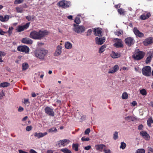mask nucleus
<instances>
[{"label": "nucleus", "instance_id": "obj_13", "mask_svg": "<svg viewBox=\"0 0 153 153\" xmlns=\"http://www.w3.org/2000/svg\"><path fill=\"white\" fill-rule=\"evenodd\" d=\"M153 43V38L152 37H149L145 39L143 42V45L146 46H147L148 45Z\"/></svg>", "mask_w": 153, "mask_h": 153}, {"label": "nucleus", "instance_id": "obj_10", "mask_svg": "<svg viewBox=\"0 0 153 153\" xmlns=\"http://www.w3.org/2000/svg\"><path fill=\"white\" fill-rule=\"evenodd\" d=\"M125 41L126 45L129 46L133 45L135 42L134 39L133 38L130 37L126 38Z\"/></svg>", "mask_w": 153, "mask_h": 153}, {"label": "nucleus", "instance_id": "obj_47", "mask_svg": "<svg viewBox=\"0 0 153 153\" xmlns=\"http://www.w3.org/2000/svg\"><path fill=\"white\" fill-rule=\"evenodd\" d=\"M23 1V0H15V4H19L22 3Z\"/></svg>", "mask_w": 153, "mask_h": 153}, {"label": "nucleus", "instance_id": "obj_50", "mask_svg": "<svg viewBox=\"0 0 153 153\" xmlns=\"http://www.w3.org/2000/svg\"><path fill=\"white\" fill-rule=\"evenodd\" d=\"M90 140V139L88 138H85L84 137H83L82 138L81 140L82 141H88Z\"/></svg>", "mask_w": 153, "mask_h": 153}, {"label": "nucleus", "instance_id": "obj_43", "mask_svg": "<svg viewBox=\"0 0 153 153\" xmlns=\"http://www.w3.org/2000/svg\"><path fill=\"white\" fill-rule=\"evenodd\" d=\"M118 12L120 14H124L125 13L124 10L122 8L118 9Z\"/></svg>", "mask_w": 153, "mask_h": 153}, {"label": "nucleus", "instance_id": "obj_61", "mask_svg": "<svg viewBox=\"0 0 153 153\" xmlns=\"http://www.w3.org/2000/svg\"><path fill=\"white\" fill-rule=\"evenodd\" d=\"M19 153H28L27 152L21 150H19Z\"/></svg>", "mask_w": 153, "mask_h": 153}, {"label": "nucleus", "instance_id": "obj_3", "mask_svg": "<svg viewBox=\"0 0 153 153\" xmlns=\"http://www.w3.org/2000/svg\"><path fill=\"white\" fill-rule=\"evenodd\" d=\"M74 27L73 30L78 33H83L85 30V27L82 25H76V24L74 25Z\"/></svg>", "mask_w": 153, "mask_h": 153}, {"label": "nucleus", "instance_id": "obj_28", "mask_svg": "<svg viewBox=\"0 0 153 153\" xmlns=\"http://www.w3.org/2000/svg\"><path fill=\"white\" fill-rule=\"evenodd\" d=\"M26 18L28 21H33L35 16H28L26 17Z\"/></svg>", "mask_w": 153, "mask_h": 153}, {"label": "nucleus", "instance_id": "obj_22", "mask_svg": "<svg viewBox=\"0 0 153 153\" xmlns=\"http://www.w3.org/2000/svg\"><path fill=\"white\" fill-rule=\"evenodd\" d=\"M94 34L95 35L100 36H102V31L100 29L97 28L94 30Z\"/></svg>", "mask_w": 153, "mask_h": 153}, {"label": "nucleus", "instance_id": "obj_37", "mask_svg": "<svg viewBox=\"0 0 153 153\" xmlns=\"http://www.w3.org/2000/svg\"><path fill=\"white\" fill-rule=\"evenodd\" d=\"M48 131L49 133H52L53 132H56L57 131V129L55 128H53L49 129Z\"/></svg>", "mask_w": 153, "mask_h": 153}, {"label": "nucleus", "instance_id": "obj_23", "mask_svg": "<svg viewBox=\"0 0 153 153\" xmlns=\"http://www.w3.org/2000/svg\"><path fill=\"white\" fill-rule=\"evenodd\" d=\"M119 69V67L117 65H115L113 67V69L108 71L109 73L113 74L116 72Z\"/></svg>", "mask_w": 153, "mask_h": 153}, {"label": "nucleus", "instance_id": "obj_4", "mask_svg": "<svg viewBox=\"0 0 153 153\" xmlns=\"http://www.w3.org/2000/svg\"><path fill=\"white\" fill-rule=\"evenodd\" d=\"M144 55L145 54L143 52L139 51L136 52L133 55V57L134 59L137 60H139L142 59Z\"/></svg>", "mask_w": 153, "mask_h": 153}, {"label": "nucleus", "instance_id": "obj_32", "mask_svg": "<svg viewBox=\"0 0 153 153\" xmlns=\"http://www.w3.org/2000/svg\"><path fill=\"white\" fill-rule=\"evenodd\" d=\"M105 50V45H104L102 46L99 49V53H101L103 52Z\"/></svg>", "mask_w": 153, "mask_h": 153}, {"label": "nucleus", "instance_id": "obj_45", "mask_svg": "<svg viewBox=\"0 0 153 153\" xmlns=\"http://www.w3.org/2000/svg\"><path fill=\"white\" fill-rule=\"evenodd\" d=\"M74 22L77 24H79L80 22V18L79 17H76L75 18Z\"/></svg>", "mask_w": 153, "mask_h": 153}, {"label": "nucleus", "instance_id": "obj_19", "mask_svg": "<svg viewBox=\"0 0 153 153\" xmlns=\"http://www.w3.org/2000/svg\"><path fill=\"white\" fill-rule=\"evenodd\" d=\"M116 43L114 44V46L117 48L122 47L123 45L122 43V41L121 39H116L115 41Z\"/></svg>", "mask_w": 153, "mask_h": 153}, {"label": "nucleus", "instance_id": "obj_56", "mask_svg": "<svg viewBox=\"0 0 153 153\" xmlns=\"http://www.w3.org/2000/svg\"><path fill=\"white\" fill-rule=\"evenodd\" d=\"M24 110V108L23 107L19 106L18 109V111L19 112H21L22 111Z\"/></svg>", "mask_w": 153, "mask_h": 153}, {"label": "nucleus", "instance_id": "obj_16", "mask_svg": "<svg viewBox=\"0 0 153 153\" xmlns=\"http://www.w3.org/2000/svg\"><path fill=\"white\" fill-rule=\"evenodd\" d=\"M133 32L135 35L140 37H142L144 36L143 34L140 32L136 27H134L133 29Z\"/></svg>", "mask_w": 153, "mask_h": 153}, {"label": "nucleus", "instance_id": "obj_35", "mask_svg": "<svg viewBox=\"0 0 153 153\" xmlns=\"http://www.w3.org/2000/svg\"><path fill=\"white\" fill-rule=\"evenodd\" d=\"M145 151L143 149H137L135 153H145Z\"/></svg>", "mask_w": 153, "mask_h": 153}, {"label": "nucleus", "instance_id": "obj_63", "mask_svg": "<svg viewBox=\"0 0 153 153\" xmlns=\"http://www.w3.org/2000/svg\"><path fill=\"white\" fill-rule=\"evenodd\" d=\"M148 149L149 151H150L151 152H153V149L151 148V147H148Z\"/></svg>", "mask_w": 153, "mask_h": 153}, {"label": "nucleus", "instance_id": "obj_49", "mask_svg": "<svg viewBox=\"0 0 153 153\" xmlns=\"http://www.w3.org/2000/svg\"><path fill=\"white\" fill-rule=\"evenodd\" d=\"M134 69L136 71L138 72L140 71L141 69L137 66L135 67Z\"/></svg>", "mask_w": 153, "mask_h": 153}, {"label": "nucleus", "instance_id": "obj_7", "mask_svg": "<svg viewBox=\"0 0 153 153\" xmlns=\"http://www.w3.org/2000/svg\"><path fill=\"white\" fill-rule=\"evenodd\" d=\"M17 50L19 51L27 53L29 51V48L26 45L19 46L18 47Z\"/></svg>", "mask_w": 153, "mask_h": 153}, {"label": "nucleus", "instance_id": "obj_27", "mask_svg": "<svg viewBox=\"0 0 153 153\" xmlns=\"http://www.w3.org/2000/svg\"><path fill=\"white\" fill-rule=\"evenodd\" d=\"M6 53L4 52L0 51V62H4V60L2 59V57L4 56Z\"/></svg>", "mask_w": 153, "mask_h": 153}, {"label": "nucleus", "instance_id": "obj_51", "mask_svg": "<svg viewBox=\"0 0 153 153\" xmlns=\"http://www.w3.org/2000/svg\"><path fill=\"white\" fill-rule=\"evenodd\" d=\"M26 130L27 131H30L32 129V127L31 126H27L26 127Z\"/></svg>", "mask_w": 153, "mask_h": 153}, {"label": "nucleus", "instance_id": "obj_40", "mask_svg": "<svg viewBox=\"0 0 153 153\" xmlns=\"http://www.w3.org/2000/svg\"><path fill=\"white\" fill-rule=\"evenodd\" d=\"M118 138V133L117 131H115L114 132L113 134V139L116 140Z\"/></svg>", "mask_w": 153, "mask_h": 153}, {"label": "nucleus", "instance_id": "obj_58", "mask_svg": "<svg viewBox=\"0 0 153 153\" xmlns=\"http://www.w3.org/2000/svg\"><path fill=\"white\" fill-rule=\"evenodd\" d=\"M85 116L83 115L81 118V121H83L85 120Z\"/></svg>", "mask_w": 153, "mask_h": 153}, {"label": "nucleus", "instance_id": "obj_57", "mask_svg": "<svg viewBox=\"0 0 153 153\" xmlns=\"http://www.w3.org/2000/svg\"><path fill=\"white\" fill-rule=\"evenodd\" d=\"M30 153H37L33 149H31L30 151Z\"/></svg>", "mask_w": 153, "mask_h": 153}, {"label": "nucleus", "instance_id": "obj_15", "mask_svg": "<svg viewBox=\"0 0 153 153\" xmlns=\"http://www.w3.org/2000/svg\"><path fill=\"white\" fill-rule=\"evenodd\" d=\"M48 134L47 132H45L44 133L42 132H36L34 134V136L38 138H39L42 137L44 136H46Z\"/></svg>", "mask_w": 153, "mask_h": 153}, {"label": "nucleus", "instance_id": "obj_9", "mask_svg": "<svg viewBox=\"0 0 153 153\" xmlns=\"http://www.w3.org/2000/svg\"><path fill=\"white\" fill-rule=\"evenodd\" d=\"M30 22H27L25 25L22 26H19L17 27L16 30L18 32H20L27 29L29 27Z\"/></svg>", "mask_w": 153, "mask_h": 153}, {"label": "nucleus", "instance_id": "obj_52", "mask_svg": "<svg viewBox=\"0 0 153 153\" xmlns=\"http://www.w3.org/2000/svg\"><path fill=\"white\" fill-rule=\"evenodd\" d=\"M131 104H132V106H134L137 105V102L135 101H133Z\"/></svg>", "mask_w": 153, "mask_h": 153}, {"label": "nucleus", "instance_id": "obj_2", "mask_svg": "<svg viewBox=\"0 0 153 153\" xmlns=\"http://www.w3.org/2000/svg\"><path fill=\"white\" fill-rule=\"evenodd\" d=\"M48 51L44 48H41L36 50L35 52V55L36 57L41 60L44 59Z\"/></svg>", "mask_w": 153, "mask_h": 153}, {"label": "nucleus", "instance_id": "obj_64", "mask_svg": "<svg viewBox=\"0 0 153 153\" xmlns=\"http://www.w3.org/2000/svg\"><path fill=\"white\" fill-rule=\"evenodd\" d=\"M106 153H111V151L109 149H106Z\"/></svg>", "mask_w": 153, "mask_h": 153}, {"label": "nucleus", "instance_id": "obj_26", "mask_svg": "<svg viewBox=\"0 0 153 153\" xmlns=\"http://www.w3.org/2000/svg\"><path fill=\"white\" fill-rule=\"evenodd\" d=\"M72 45L70 42H67L65 43V48L67 49H70L72 48Z\"/></svg>", "mask_w": 153, "mask_h": 153}, {"label": "nucleus", "instance_id": "obj_8", "mask_svg": "<svg viewBox=\"0 0 153 153\" xmlns=\"http://www.w3.org/2000/svg\"><path fill=\"white\" fill-rule=\"evenodd\" d=\"M45 113L49 116L53 117L54 115V112L53 109L49 107L48 106L45 108Z\"/></svg>", "mask_w": 153, "mask_h": 153}, {"label": "nucleus", "instance_id": "obj_29", "mask_svg": "<svg viewBox=\"0 0 153 153\" xmlns=\"http://www.w3.org/2000/svg\"><path fill=\"white\" fill-rule=\"evenodd\" d=\"M121 97L123 99H127L128 97V94L126 92H124L122 94Z\"/></svg>", "mask_w": 153, "mask_h": 153}, {"label": "nucleus", "instance_id": "obj_33", "mask_svg": "<svg viewBox=\"0 0 153 153\" xmlns=\"http://www.w3.org/2000/svg\"><path fill=\"white\" fill-rule=\"evenodd\" d=\"M61 151L64 153H71V152L70 150L66 148L61 149Z\"/></svg>", "mask_w": 153, "mask_h": 153}, {"label": "nucleus", "instance_id": "obj_1", "mask_svg": "<svg viewBox=\"0 0 153 153\" xmlns=\"http://www.w3.org/2000/svg\"><path fill=\"white\" fill-rule=\"evenodd\" d=\"M48 33V32L45 30H40L39 32L33 30L30 33L29 37L34 39L40 40L47 35Z\"/></svg>", "mask_w": 153, "mask_h": 153}, {"label": "nucleus", "instance_id": "obj_48", "mask_svg": "<svg viewBox=\"0 0 153 153\" xmlns=\"http://www.w3.org/2000/svg\"><path fill=\"white\" fill-rule=\"evenodd\" d=\"M90 132V130L89 128L87 129L85 131V135H88Z\"/></svg>", "mask_w": 153, "mask_h": 153}, {"label": "nucleus", "instance_id": "obj_17", "mask_svg": "<svg viewBox=\"0 0 153 153\" xmlns=\"http://www.w3.org/2000/svg\"><path fill=\"white\" fill-rule=\"evenodd\" d=\"M62 48V47L61 46H57L55 52L54 53V56H57L60 55L62 53L61 50Z\"/></svg>", "mask_w": 153, "mask_h": 153}, {"label": "nucleus", "instance_id": "obj_41", "mask_svg": "<svg viewBox=\"0 0 153 153\" xmlns=\"http://www.w3.org/2000/svg\"><path fill=\"white\" fill-rule=\"evenodd\" d=\"M16 12L17 13H22L23 12V9L22 8H19V7H16Z\"/></svg>", "mask_w": 153, "mask_h": 153}, {"label": "nucleus", "instance_id": "obj_62", "mask_svg": "<svg viewBox=\"0 0 153 153\" xmlns=\"http://www.w3.org/2000/svg\"><path fill=\"white\" fill-rule=\"evenodd\" d=\"M128 69H129V68H128L125 67H123V68L121 69L123 70H128Z\"/></svg>", "mask_w": 153, "mask_h": 153}, {"label": "nucleus", "instance_id": "obj_42", "mask_svg": "<svg viewBox=\"0 0 153 153\" xmlns=\"http://www.w3.org/2000/svg\"><path fill=\"white\" fill-rule=\"evenodd\" d=\"M152 56H149L147 57L146 59V62L147 64L149 63L151 60Z\"/></svg>", "mask_w": 153, "mask_h": 153}, {"label": "nucleus", "instance_id": "obj_30", "mask_svg": "<svg viewBox=\"0 0 153 153\" xmlns=\"http://www.w3.org/2000/svg\"><path fill=\"white\" fill-rule=\"evenodd\" d=\"M22 70H25L28 68V65L27 63H24L22 64Z\"/></svg>", "mask_w": 153, "mask_h": 153}, {"label": "nucleus", "instance_id": "obj_60", "mask_svg": "<svg viewBox=\"0 0 153 153\" xmlns=\"http://www.w3.org/2000/svg\"><path fill=\"white\" fill-rule=\"evenodd\" d=\"M13 29V28L12 27H10L9 29V31L8 32L9 33H11V30Z\"/></svg>", "mask_w": 153, "mask_h": 153}, {"label": "nucleus", "instance_id": "obj_34", "mask_svg": "<svg viewBox=\"0 0 153 153\" xmlns=\"http://www.w3.org/2000/svg\"><path fill=\"white\" fill-rule=\"evenodd\" d=\"M126 145L124 142H122L121 143L120 148L123 149H124L126 147Z\"/></svg>", "mask_w": 153, "mask_h": 153}, {"label": "nucleus", "instance_id": "obj_25", "mask_svg": "<svg viewBox=\"0 0 153 153\" xmlns=\"http://www.w3.org/2000/svg\"><path fill=\"white\" fill-rule=\"evenodd\" d=\"M111 56L113 58H117L120 57V54L119 53H116L114 51H112Z\"/></svg>", "mask_w": 153, "mask_h": 153}, {"label": "nucleus", "instance_id": "obj_38", "mask_svg": "<svg viewBox=\"0 0 153 153\" xmlns=\"http://www.w3.org/2000/svg\"><path fill=\"white\" fill-rule=\"evenodd\" d=\"M153 123V120L151 118H149L147 121L148 125L150 127L151 126V123Z\"/></svg>", "mask_w": 153, "mask_h": 153}, {"label": "nucleus", "instance_id": "obj_39", "mask_svg": "<svg viewBox=\"0 0 153 153\" xmlns=\"http://www.w3.org/2000/svg\"><path fill=\"white\" fill-rule=\"evenodd\" d=\"M123 33V31L122 30H117L114 32V33L115 35H117L118 36L122 34Z\"/></svg>", "mask_w": 153, "mask_h": 153}, {"label": "nucleus", "instance_id": "obj_21", "mask_svg": "<svg viewBox=\"0 0 153 153\" xmlns=\"http://www.w3.org/2000/svg\"><path fill=\"white\" fill-rule=\"evenodd\" d=\"M105 147V145L102 144L97 145L95 146L96 149L98 151H102L104 150L105 151L104 148Z\"/></svg>", "mask_w": 153, "mask_h": 153}, {"label": "nucleus", "instance_id": "obj_59", "mask_svg": "<svg viewBox=\"0 0 153 153\" xmlns=\"http://www.w3.org/2000/svg\"><path fill=\"white\" fill-rule=\"evenodd\" d=\"M143 126L142 125L139 126L138 127V129L140 130H141L143 128Z\"/></svg>", "mask_w": 153, "mask_h": 153}, {"label": "nucleus", "instance_id": "obj_24", "mask_svg": "<svg viewBox=\"0 0 153 153\" xmlns=\"http://www.w3.org/2000/svg\"><path fill=\"white\" fill-rule=\"evenodd\" d=\"M9 18V16L8 15H5L4 17L0 16V21L2 22H4L8 20Z\"/></svg>", "mask_w": 153, "mask_h": 153}, {"label": "nucleus", "instance_id": "obj_11", "mask_svg": "<svg viewBox=\"0 0 153 153\" xmlns=\"http://www.w3.org/2000/svg\"><path fill=\"white\" fill-rule=\"evenodd\" d=\"M140 134L146 140H149L150 137L149 135L145 131H142L140 133Z\"/></svg>", "mask_w": 153, "mask_h": 153}, {"label": "nucleus", "instance_id": "obj_5", "mask_svg": "<svg viewBox=\"0 0 153 153\" xmlns=\"http://www.w3.org/2000/svg\"><path fill=\"white\" fill-rule=\"evenodd\" d=\"M151 67L148 66L144 67L142 70L143 74L146 76H149L151 74Z\"/></svg>", "mask_w": 153, "mask_h": 153}, {"label": "nucleus", "instance_id": "obj_54", "mask_svg": "<svg viewBox=\"0 0 153 153\" xmlns=\"http://www.w3.org/2000/svg\"><path fill=\"white\" fill-rule=\"evenodd\" d=\"M92 32V30L91 29H89L88 30L87 32V36L90 35Z\"/></svg>", "mask_w": 153, "mask_h": 153}, {"label": "nucleus", "instance_id": "obj_6", "mask_svg": "<svg viewBox=\"0 0 153 153\" xmlns=\"http://www.w3.org/2000/svg\"><path fill=\"white\" fill-rule=\"evenodd\" d=\"M59 6L64 8H66L71 5V3L65 0H62L59 2Z\"/></svg>", "mask_w": 153, "mask_h": 153}, {"label": "nucleus", "instance_id": "obj_31", "mask_svg": "<svg viewBox=\"0 0 153 153\" xmlns=\"http://www.w3.org/2000/svg\"><path fill=\"white\" fill-rule=\"evenodd\" d=\"M10 85V84L7 82H4L3 83H1L0 84L1 87L4 88L5 87H7L8 86Z\"/></svg>", "mask_w": 153, "mask_h": 153}, {"label": "nucleus", "instance_id": "obj_44", "mask_svg": "<svg viewBox=\"0 0 153 153\" xmlns=\"http://www.w3.org/2000/svg\"><path fill=\"white\" fill-rule=\"evenodd\" d=\"M23 102L25 105H29L30 104V102L29 101V99H24Z\"/></svg>", "mask_w": 153, "mask_h": 153}, {"label": "nucleus", "instance_id": "obj_46", "mask_svg": "<svg viewBox=\"0 0 153 153\" xmlns=\"http://www.w3.org/2000/svg\"><path fill=\"white\" fill-rule=\"evenodd\" d=\"M140 93L143 95H145L146 94V92L145 90L143 89L140 91Z\"/></svg>", "mask_w": 153, "mask_h": 153}, {"label": "nucleus", "instance_id": "obj_20", "mask_svg": "<svg viewBox=\"0 0 153 153\" xmlns=\"http://www.w3.org/2000/svg\"><path fill=\"white\" fill-rule=\"evenodd\" d=\"M151 15L149 13L145 12L143 14L140 16V19L142 20H145L149 18Z\"/></svg>", "mask_w": 153, "mask_h": 153}, {"label": "nucleus", "instance_id": "obj_53", "mask_svg": "<svg viewBox=\"0 0 153 153\" xmlns=\"http://www.w3.org/2000/svg\"><path fill=\"white\" fill-rule=\"evenodd\" d=\"M91 148V146H85L84 147V149L86 150H88Z\"/></svg>", "mask_w": 153, "mask_h": 153}, {"label": "nucleus", "instance_id": "obj_36", "mask_svg": "<svg viewBox=\"0 0 153 153\" xmlns=\"http://www.w3.org/2000/svg\"><path fill=\"white\" fill-rule=\"evenodd\" d=\"M78 144H73L72 145L73 149L75 151H78Z\"/></svg>", "mask_w": 153, "mask_h": 153}, {"label": "nucleus", "instance_id": "obj_18", "mask_svg": "<svg viewBox=\"0 0 153 153\" xmlns=\"http://www.w3.org/2000/svg\"><path fill=\"white\" fill-rule=\"evenodd\" d=\"M22 43L27 44H32L33 42L32 40L27 37L23 38L22 39Z\"/></svg>", "mask_w": 153, "mask_h": 153}, {"label": "nucleus", "instance_id": "obj_14", "mask_svg": "<svg viewBox=\"0 0 153 153\" xmlns=\"http://www.w3.org/2000/svg\"><path fill=\"white\" fill-rule=\"evenodd\" d=\"M96 43L99 45H101L105 42V39L104 37L99 38L96 37L95 38Z\"/></svg>", "mask_w": 153, "mask_h": 153}, {"label": "nucleus", "instance_id": "obj_12", "mask_svg": "<svg viewBox=\"0 0 153 153\" xmlns=\"http://www.w3.org/2000/svg\"><path fill=\"white\" fill-rule=\"evenodd\" d=\"M69 142V141L67 139H64L59 141L58 142V145L59 146H64L68 145Z\"/></svg>", "mask_w": 153, "mask_h": 153}, {"label": "nucleus", "instance_id": "obj_55", "mask_svg": "<svg viewBox=\"0 0 153 153\" xmlns=\"http://www.w3.org/2000/svg\"><path fill=\"white\" fill-rule=\"evenodd\" d=\"M4 95V94L3 91L0 93V99H1Z\"/></svg>", "mask_w": 153, "mask_h": 153}]
</instances>
